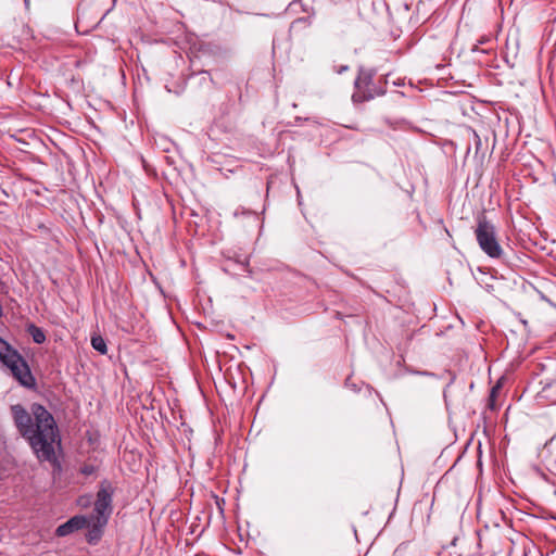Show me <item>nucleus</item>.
I'll list each match as a JSON object with an SVG mask.
<instances>
[{
  "instance_id": "nucleus-15",
  "label": "nucleus",
  "mask_w": 556,
  "mask_h": 556,
  "mask_svg": "<svg viewBox=\"0 0 556 556\" xmlns=\"http://www.w3.org/2000/svg\"><path fill=\"white\" fill-rule=\"evenodd\" d=\"M307 20L306 18H298L295 20L292 24H291V30H296L298 28H300L301 26H306L307 25Z\"/></svg>"
},
{
  "instance_id": "nucleus-2",
  "label": "nucleus",
  "mask_w": 556,
  "mask_h": 556,
  "mask_svg": "<svg viewBox=\"0 0 556 556\" xmlns=\"http://www.w3.org/2000/svg\"><path fill=\"white\" fill-rule=\"evenodd\" d=\"M0 361L11 371L12 376L24 387L34 388L36 379L27 362L4 339L0 338Z\"/></svg>"
},
{
  "instance_id": "nucleus-5",
  "label": "nucleus",
  "mask_w": 556,
  "mask_h": 556,
  "mask_svg": "<svg viewBox=\"0 0 556 556\" xmlns=\"http://www.w3.org/2000/svg\"><path fill=\"white\" fill-rule=\"evenodd\" d=\"M113 488L106 481L102 482L97 493L94 514L90 517L97 520V526L105 527L112 514Z\"/></svg>"
},
{
  "instance_id": "nucleus-11",
  "label": "nucleus",
  "mask_w": 556,
  "mask_h": 556,
  "mask_svg": "<svg viewBox=\"0 0 556 556\" xmlns=\"http://www.w3.org/2000/svg\"><path fill=\"white\" fill-rule=\"evenodd\" d=\"M501 388H502V384L500 381L495 386L492 387L490 396H489V402H488V406L490 407V409L496 408L495 402H496V397L501 391Z\"/></svg>"
},
{
  "instance_id": "nucleus-19",
  "label": "nucleus",
  "mask_w": 556,
  "mask_h": 556,
  "mask_svg": "<svg viewBox=\"0 0 556 556\" xmlns=\"http://www.w3.org/2000/svg\"><path fill=\"white\" fill-rule=\"evenodd\" d=\"M25 2V5L28 8L29 7V0H24Z\"/></svg>"
},
{
  "instance_id": "nucleus-20",
  "label": "nucleus",
  "mask_w": 556,
  "mask_h": 556,
  "mask_svg": "<svg viewBox=\"0 0 556 556\" xmlns=\"http://www.w3.org/2000/svg\"><path fill=\"white\" fill-rule=\"evenodd\" d=\"M337 317L341 319L342 318V314L338 312L337 313Z\"/></svg>"
},
{
  "instance_id": "nucleus-12",
  "label": "nucleus",
  "mask_w": 556,
  "mask_h": 556,
  "mask_svg": "<svg viewBox=\"0 0 556 556\" xmlns=\"http://www.w3.org/2000/svg\"><path fill=\"white\" fill-rule=\"evenodd\" d=\"M496 39V37H481V39L477 40L479 45L486 46V48H482V52H489L493 49V41Z\"/></svg>"
},
{
  "instance_id": "nucleus-16",
  "label": "nucleus",
  "mask_w": 556,
  "mask_h": 556,
  "mask_svg": "<svg viewBox=\"0 0 556 556\" xmlns=\"http://www.w3.org/2000/svg\"><path fill=\"white\" fill-rule=\"evenodd\" d=\"M472 136L475 138L476 152L478 153V152H480L481 146H482L481 144V139H480L479 135L475 130H472Z\"/></svg>"
},
{
  "instance_id": "nucleus-7",
  "label": "nucleus",
  "mask_w": 556,
  "mask_h": 556,
  "mask_svg": "<svg viewBox=\"0 0 556 556\" xmlns=\"http://www.w3.org/2000/svg\"><path fill=\"white\" fill-rule=\"evenodd\" d=\"M87 526H89V519L86 516H74L66 522L59 526L55 530V534L58 536H66Z\"/></svg>"
},
{
  "instance_id": "nucleus-14",
  "label": "nucleus",
  "mask_w": 556,
  "mask_h": 556,
  "mask_svg": "<svg viewBox=\"0 0 556 556\" xmlns=\"http://www.w3.org/2000/svg\"><path fill=\"white\" fill-rule=\"evenodd\" d=\"M96 467L91 464H86L80 468V472L85 476H90L94 473Z\"/></svg>"
},
{
  "instance_id": "nucleus-13",
  "label": "nucleus",
  "mask_w": 556,
  "mask_h": 556,
  "mask_svg": "<svg viewBox=\"0 0 556 556\" xmlns=\"http://www.w3.org/2000/svg\"><path fill=\"white\" fill-rule=\"evenodd\" d=\"M544 392L546 393L547 397L556 402V379L546 384V387L544 388Z\"/></svg>"
},
{
  "instance_id": "nucleus-9",
  "label": "nucleus",
  "mask_w": 556,
  "mask_h": 556,
  "mask_svg": "<svg viewBox=\"0 0 556 556\" xmlns=\"http://www.w3.org/2000/svg\"><path fill=\"white\" fill-rule=\"evenodd\" d=\"M27 331L31 336L35 343L41 344L46 341V334L43 330L34 324L28 326Z\"/></svg>"
},
{
  "instance_id": "nucleus-10",
  "label": "nucleus",
  "mask_w": 556,
  "mask_h": 556,
  "mask_svg": "<svg viewBox=\"0 0 556 556\" xmlns=\"http://www.w3.org/2000/svg\"><path fill=\"white\" fill-rule=\"evenodd\" d=\"M91 345L96 351H98L102 355L108 353L105 340L99 334H94L91 337Z\"/></svg>"
},
{
  "instance_id": "nucleus-6",
  "label": "nucleus",
  "mask_w": 556,
  "mask_h": 556,
  "mask_svg": "<svg viewBox=\"0 0 556 556\" xmlns=\"http://www.w3.org/2000/svg\"><path fill=\"white\" fill-rule=\"evenodd\" d=\"M540 458L547 470L556 475V435L545 443L540 452Z\"/></svg>"
},
{
  "instance_id": "nucleus-18",
  "label": "nucleus",
  "mask_w": 556,
  "mask_h": 556,
  "mask_svg": "<svg viewBox=\"0 0 556 556\" xmlns=\"http://www.w3.org/2000/svg\"><path fill=\"white\" fill-rule=\"evenodd\" d=\"M470 50H471L472 52H475V51H479L480 49H479L478 43H472V45H471Z\"/></svg>"
},
{
  "instance_id": "nucleus-4",
  "label": "nucleus",
  "mask_w": 556,
  "mask_h": 556,
  "mask_svg": "<svg viewBox=\"0 0 556 556\" xmlns=\"http://www.w3.org/2000/svg\"><path fill=\"white\" fill-rule=\"evenodd\" d=\"M376 71L372 68L359 67L358 75L354 81L355 91L352 94L354 103H363L370 101L376 97L383 96L386 93L384 85L386 79L374 80Z\"/></svg>"
},
{
  "instance_id": "nucleus-1",
  "label": "nucleus",
  "mask_w": 556,
  "mask_h": 556,
  "mask_svg": "<svg viewBox=\"0 0 556 556\" xmlns=\"http://www.w3.org/2000/svg\"><path fill=\"white\" fill-rule=\"evenodd\" d=\"M14 424L40 462L56 463L55 445H60L59 429L52 414L40 404H33L30 413L22 405L11 407Z\"/></svg>"
},
{
  "instance_id": "nucleus-8",
  "label": "nucleus",
  "mask_w": 556,
  "mask_h": 556,
  "mask_svg": "<svg viewBox=\"0 0 556 556\" xmlns=\"http://www.w3.org/2000/svg\"><path fill=\"white\" fill-rule=\"evenodd\" d=\"M89 525L91 526V529L87 534V541L90 544H93L100 540L104 527L97 526V520L91 518L89 519Z\"/></svg>"
},
{
  "instance_id": "nucleus-3",
  "label": "nucleus",
  "mask_w": 556,
  "mask_h": 556,
  "mask_svg": "<svg viewBox=\"0 0 556 556\" xmlns=\"http://www.w3.org/2000/svg\"><path fill=\"white\" fill-rule=\"evenodd\" d=\"M475 236L479 248L491 258L500 260L505 252L497 238L495 225L481 214L477 217Z\"/></svg>"
},
{
  "instance_id": "nucleus-17",
  "label": "nucleus",
  "mask_w": 556,
  "mask_h": 556,
  "mask_svg": "<svg viewBox=\"0 0 556 556\" xmlns=\"http://www.w3.org/2000/svg\"><path fill=\"white\" fill-rule=\"evenodd\" d=\"M349 70V66L348 65H341L339 67H334V71L338 73V74H342L344 72H346Z\"/></svg>"
}]
</instances>
